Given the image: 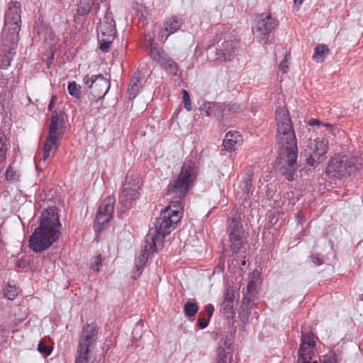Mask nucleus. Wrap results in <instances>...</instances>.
Listing matches in <instances>:
<instances>
[{
	"label": "nucleus",
	"instance_id": "49530a36",
	"mask_svg": "<svg viewBox=\"0 0 363 363\" xmlns=\"http://www.w3.org/2000/svg\"><path fill=\"white\" fill-rule=\"evenodd\" d=\"M323 363H339V359L335 353H331L325 357V359Z\"/></svg>",
	"mask_w": 363,
	"mask_h": 363
},
{
	"label": "nucleus",
	"instance_id": "e2e57ef3",
	"mask_svg": "<svg viewBox=\"0 0 363 363\" xmlns=\"http://www.w3.org/2000/svg\"><path fill=\"white\" fill-rule=\"evenodd\" d=\"M246 264V262L245 260H243L242 262H241V265L242 266H245Z\"/></svg>",
	"mask_w": 363,
	"mask_h": 363
},
{
	"label": "nucleus",
	"instance_id": "3c124183",
	"mask_svg": "<svg viewBox=\"0 0 363 363\" xmlns=\"http://www.w3.org/2000/svg\"><path fill=\"white\" fill-rule=\"evenodd\" d=\"M288 68V61L286 57H285L279 64V69L282 70L283 73L285 74L287 72Z\"/></svg>",
	"mask_w": 363,
	"mask_h": 363
},
{
	"label": "nucleus",
	"instance_id": "6e6d98bb",
	"mask_svg": "<svg viewBox=\"0 0 363 363\" xmlns=\"http://www.w3.org/2000/svg\"><path fill=\"white\" fill-rule=\"evenodd\" d=\"M297 363H311V362L307 359V357H302L301 356H298Z\"/></svg>",
	"mask_w": 363,
	"mask_h": 363
},
{
	"label": "nucleus",
	"instance_id": "37998d69",
	"mask_svg": "<svg viewBox=\"0 0 363 363\" xmlns=\"http://www.w3.org/2000/svg\"><path fill=\"white\" fill-rule=\"evenodd\" d=\"M38 350L40 353L45 356H49L52 352V348L45 344L44 342L40 341L38 345Z\"/></svg>",
	"mask_w": 363,
	"mask_h": 363
},
{
	"label": "nucleus",
	"instance_id": "72a5a7b5",
	"mask_svg": "<svg viewBox=\"0 0 363 363\" xmlns=\"http://www.w3.org/2000/svg\"><path fill=\"white\" fill-rule=\"evenodd\" d=\"M144 46L150 51V56H152L153 48H162L157 43H155L153 37L150 34L144 35Z\"/></svg>",
	"mask_w": 363,
	"mask_h": 363
},
{
	"label": "nucleus",
	"instance_id": "4be33fe9",
	"mask_svg": "<svg viewBox=\"0 0 363 363\" xmlns=\"http://www.w3.org/2000/svg\"><path fill=\"white\" fill-rule=\"evenodd\" d=\"M259 284L257 280L252 279L248 281L247 287L242 289L244 303H250L258 297Z\"/></svg>",
	"mask_w": 363,
	"mask_h": 363
},
{
	"label": "nucleus",
	"instance_id": "a878e982",
	"mask_svg": "<svg viewBox=\"0 0 363 363\" xmlns=\"http://www.w3.org/2000/svg\"><path fill=\"white\" fill-rule=\"evenodd\" d=\"M93 356V351L77 350L74 363H99Z\"/></svg>",
	"mask_w": 363,
	"mask_h": 363
},
{
	"label": "nucleus",
	"instance_id": "423d86ee",
	"mask_svg": "<svg viewBox=\"0 0 363 363\" xmlns=\"http://www.w3.org/2000/svg\"><path fill=\"white\" fill-rule=\"evenodd\" d=\"M140 189V178L133 173L128 172L118 196V211L120 216L131 208L135 201L139 198Z\"/></svg>",
	"mask_w": 363,
	"mask_h": 363
},
{
	"label": "nucleus",
	"instance_id": "aec40b11",
	"mask_svg": "<svg viewBox=\"0 0 363 363\" xmlns=\"http://www.w3.org/2000/svg\"><path fill=\"white\" fill-rule=\"evenodd\" d=\"M106 0H79L77 4V13L81 16H87L92 8L95 11L94 15L96 16L100 9V4Z\"/></svg>",
	"mask_w": 363,
	"mask_h": 363
},
{
	"label": "nucleus",
	"instance_id": "f3484780",
	"mask_svg": "<svg viewBox=\"0 0 363 363\" xmlns=\"http://www.w3.org/2000/svg\"><path fill=\"white\" fill-rule=\"evenodd\" d=\"M234 298V289L230 287L227 288L223 294V301L220 303V311L228 319H231L235 315Z\"/></svg>",
	"mask_w": 363,
	"mask_h": 363
},
{
	"label": "nucleus",
	"instance_id": "69168bd1",
	"mask_svg": "<svg viewBox=\"0 0 363 363\" xmlns=\"http://www.w3.org/2000/svg\"><path fill=\"white\" fill-rule=\"evenodd\" d=\"M300 216V213H297V217H298Z\"/></svg>",
	"mask_w": 363,
	"mask_h": 363
},
{
	"label": "nucleus",
	"instance_id": "a18cd8bd",
	"mask_svg": "<svg viewBox=\"0 0 363 363\" xmlns=\"http://www.w3.org/2000/svg\"><path fill=\"white\" fill-rule=\"evenodd\" d=\"M205 314L201 311L199 313V317L198 318L197 325L201 329H203L206 328L209 323L210 319L208 318H206Z\"/></svg>",
	"mask_w": 363,
	"mask_h": 363
},
{
	"label": "nucleus",
	"instance_id": "c9c22d12",
	"mask_svg": "<svg viewBox=\"0 0 363 363\" xmlns=\"http://www.w3.org/2000/svg\"><path fill=\"white\" fill-rule=\"evenodd\" d=\"M9 143L4 132L0 128V155L6 156Z\"/></svg>",
	"mask_w": 363,
	"mask_h": 363
},
{
	"label": "nucleus",
	"instance_id": "680f3d73",
	"mask_svg": "<svg viewBox=\"0 0 363 363\" xmlns=\"http://www.w3.org/2000/svg\"><path fill=\"white\" fill-rule=\"evenodd\" d=\"M224 345H225V346L228 349H229L230 345L231 344H230V342H228H228H227V341H226V340H225V341H224Z\"/></svg>",
	"mask_w": 363,
	"mask_h": 363
},
{
	"label": "nucleus",
	"instance_id": "b1692460",
	"mask_svg": "<svg viewBox=\"0 0 363 363\" xmlns=\"http://www.w3.org/2000/svg\"><path fill=\"white\" fill-rule=\"evenodd\" d=\"M315 345L314 335L313 333H301V343L298 351V356L307 357L306 350Z\"/></svg>",
	"mask_w": 363,
	"mask_h": 363
},
{
	"label": "nucleus",
	"instance_id": "13d9d810",
	"mask_svg": "<svg viewBox=\"0 0 363 363\" xmlns=\"http://www.w3.org/2000/svg\"><path fill=\"white\" fill-rule=\"evenodd\" d=\"M320 123V121L318 120V119H315V118H311L309 121H308V124L310 125H318Z\"/></svg>",
	"mask_w": 363,
	"mask_h": 363
},
{
	"label": "nucleus",
	"instance_id": "0eeeda50",
	"mask_svg": "<svg viewBox=\"0 0 363 363\" xmlns=\"http://www.w3.org/2000/svg\"><path fill=\"white\" fill-rule=\"evenodd\" d=\"M361 164L354 156H335L328 162L325 172L330 177L342 179L355 172L360 168Z\"/></svg>",
	"mask_w": 363,
	"mask_h": 363
},
{
	"label": "nucleus",
	"instance_id": "393cba45",
	"mask_svg": "<svg viewBox=\"0 0 363 363\" xmlns=\"http://www.w3.org/2000/svg\"><path fill=\"white\" fill-rule=\"evenodd\" d=\"M147 237H145V245H144V248L143 250H142V253L136 258L135 259V265H138L140 267H143L145 264V263L147 262V261L151 258V257L153 255L154 253L155 252H157L160 250H161L162 248V247H160L159 245H156V250L155 251H152L151 250H149L146 247V246L147 245Z\"/></svg>",
	"mask_w": 363,
	"mask_h": 363
},
{
	"label": "nucleus",
	"instance_id": "0e129e2a",
	"mask_svg": "<svg viewBox=\"0 0 363 363\" xmlns=\"http://www.w3.org/2000/svg\"><path fill=\"white\" fill-rule=\"evenodd\" d=\"M325 126H327V127H332V125H331V124H329V123H326V124H325Z\"/></svg>",
	"mask_w": 363,
	"mask_h": 363
},
{
	"label": "nucleus",
	"instance_id": "ddd939ff",
	"mask_svg": "<svg viewBox=\"0 0 363 363\" xmlns=\"http://www.w3.org/2000/svg\"><path fill=\"white\" fill-rule=\"evenodd\" d=\"M278 22L272 16L270 13H261L258 16L255 25L253 27V33L262 40H267L269 33L277 27Z\"/></svg>",
	"mask_w": 363,
	"mask_h": 363
},
{
	"label": "nucleus",
	"instance_id": "9b49d317",
	"mask_svg": "<svg viewBox=\"0 0 363 363\" xmlns=\"http://www.w3.org/2000/svg\"><path fill=\"white\" fill-rule=\"evenodd\" d=\"M83 83L90 89L91 94L98 100L104 99L111 86L109 80L102 74L91 77L86 75L83 78Z\"/></svg>",
	"mask_w": 363,
	"mask_h": 363
},
{
	"label": "nucleus",
	"instance_id": "f704fd0d",
	"mask_svg": "<svg viewBox=\"0 0 363 363\" xmlns=\"http://www.w3.org/2000/svg\"><path fill=\"white\" fill-rule=\"evenodd\" d=\"M4 296L9 300H14L18 294L19 289L15 285L8 284L4 290Z\"/></svg>",
	"mask_w": 363,
	"mask_h": 363
},
{
	"label": "nucleus",
	"instance_id": "4c0bfd02",
	"mask_svg": "<svg viewBox=\"0 0 363 363\" xmlns=\"http://www.w3.org/2000/svg\"><path fill=\"white\" fill-rule=\"evenodd\" d=\"M144 327V322L140 320L135 325L133 330L132 334L134 339H139L142 337L143 330Z\"/></svg>",
	"mask_w": 363,
	"mask_h": 363
},
{
	"label": "nucleus",
	"instance_id": "473e14b6",
	"mask_svg": "<svg viewBox=\"0 0 363 363\" xmlns=\"http://www.w3.org/2000/svg\"><path fill=\"white\" fill-rule=\"evenodd\" d=\"M199 308L197 303L187 301L184 306V313L186 317H194L197 313Z\"/></svg>",
	"mask_w": 363,
	"mask_h": 363
},
{
	"label": "nucleus",
	"instance_id": "20e7f679",
	"mask_svg": "<svg viewBox=\"0 0 363 363\" xmlns=\"http://www.w3.org/2000/svg\"><path fill=\"white\" fill-rule=\"evenodd\" d=\"M198 174L199 167L196 162L191 160L185 161L177 178L169 182L167 195L179 199V201L184 199L196 181Z\"/></svg>",
	"mask_w": 363,
	"mask_h": 363
},
{
	"label": "nucleus",
	"instance_id": "39448f33",
	"mask_svg": "<svg viewBox=\"0 0 363 363\" xmlns=\"http://www.w3.org/2000/svg\"><path fill=\"white\" fill-rule=\"evenodd\" d=\"M21 6L18 1H11L8 4L4 16V25L1 33L6 45L9 43L15 45L19 41V32L21 28Z\"/></svg>",
	"mask_w": 363,
	"mask_h": 363
},
{
	"label": "nucleus",
	"instance_id": "bb28decb",
	"mask_svg": "<svg viewBox=\"0 0 363 363\" xmlns=\"http://www.w3.org/2000/svg\"><path fill=\"white\" fill-rule=\"evenodd\" d=\"M330 53V49L327 45L318 44L314 48L313 60L318 62H323Z\"/></svg>",
	"mask_w": 363,
	"mask_h": 363
},
{
	"label": "nucleus",
	"instance_id": "5fc2aeb1",
	"mask_svg": "<svg viewBox=\"0 0 363 363\" xmlns=\"http://www.w3.org/2000/svg\"><path fill=\"white\" fill-rule=\"evenodd\" d=\"M6 156L0 155V172L4 169L6 164Z\"/></svg>",
	"mask_w": 363,
	"mask_h": 363
},
{
	"label": "nucleus",
	"instance_id": "6ab92c4d",
	"mask_svg": "<svg viewBox=\"0 0 363 363\" xmlns=\"http://www.w3.org/2000/svg\"><path fill=\"white\" fill-rule=\"evenodd\" d=\"M15 44L13 45L9 43L6 45L4 43V39L1 38V55H0V69H6L11 65V62L16 55L18 42H16Z\"/></svg>",
	"mask_w": 363,
	"mask_h": 363
},
{
	"label": "nucleus",
	"instance_id": "58836bf2",
	"mask_svg": "<svg viewBox=\"0 0 363 363\" xmlns=\"http://www.w3.org/2000/svg\"><path fill=\"white\" fill-rule=\"evenodd\" d=\"M80 88L74 81L69 82L67 86L69 94L76 98H79Z\"/></svg>",
	"mask_w": 363,
	"mask_h": 363
},
{
	"label": "nucleus",
	"instance_id": "a19ab883",
	"mask_svg": "<svg viewBox=\"0 0 363 363\" xmlns=\"http://www.w3.org/2000/svg\"><path fill=\"white\" fill-rule=\"evenodd\" d=\"M213 105H214V103L206 101V102L203 103V105L201 106V111H202L206 116H212L213 117Z\"/></svg>",
	"mask_w": 363,
	"mask_h": 363
},
{
	"label": "nucleus",
	"instance_id": "cd10ccee",
	"mask_svg": "<svg viewBox=\"0 0 363 363\" xmlns=\"http://www.w3.org/2000/svg\"><path fill=\"white\" fill-rule=\"evenodd\" d=\"M237 133H233L231 132H228L223 140V145L226 150L232 151L234 150L235 145L238 143V138H240Z\"/></svg>",
	"mask_w": 363,
	"mask_h": 363
},
{
	"label": "nucleus",
	"instance_id": "6e6552de",
	"mask_svg": "<svg viewBox=\"0 0 363 363\" xmlns=\"http://www.w3.org/2000/svg\"><path fill=\"white\" fill-rule=\"evenodd\" d=\"M226 231L229 235L230 247L233 252L237 253L245 244L247 233L243 229L240 215L232 212L228 218Z\"/></svg>",
	"mask_w": 363,
	"mask_h": 363
},
{
	"label": "nucleus",
	"instance_id": "79ce46f5",
	"mask_svg": "<svg viewBox=\"0 0 363 363\" xmlns=\"http://www.w3.org/2000/svg\"><path fill=\"white\" fill-rule=\"evenodd\" d=\"M213 116L216 118L218 120L221 121L223 119V110H222V104L221 103H214L213 107Z\"/></svg>",
	"mask_w": 363,
	"mask_h": 363
},
{
	"label": "nucleus",
	"instance_id": "ea45409f",
	"mask_svg": "<svg viewBox=\"0 0 363 363\" xmlns=\"http://www.w3.org/2000/svg\"><path fill=\"white\" fill-rule=\"evenodd\" d=\"M91 268L95 272H99L102 266V257L101 255L94 257L90 262Z\"/></svg>",
	"mask_w": 363,
	"mask_h": 363
},
{
	"label": "nucleus",
	"instance_id": "a211bd4d",
	"mask_svg": "<svg viewBox=\"0 0 363 363\" xmlns=\"http://www.w3.org/2000/svg\"><path fill=\"white\" fill-rule=\"evenodd\" d=\"M65 113L62 111H54L50 117V124L49 126V134L62 138L65 128Z\"/></svg>",
	"mask_w": 363,
	"mask_h": 363
},
{
	"label": "nucleus",
	"instance_id": "412c9836",
	"mask_svg": "<svg viewBox=\"0 0 363 363\" xmlns=\"http://www.w3.org/2000/svg\"><path fill=\"white\" fill-rule=\"evenodd\" d=\"M62 138L55 136L54 135H50L47 138L43 150V157L40 160L45 162L50 157V153L54 154L58 149L59 142Z\"/></svg>",
	"mask_w": 363,
	"mask_h": 363
},
{
	"label": "nucleus",
	"instance_id": "2f4dec72",
	"mask_svg": "<svg viewBox=\"0 0 363 363\" xmlns=\"http://www.w3.org/2000/svg\"><path fill=\"white\" fill-rule=\"evenodd\" d=\"M216 363H235L233 360V354L219 347L218 349V357Z\"/></svg>",
	"mask_w": 363,
	"mask_h": 363
},
{
	"label": "nucleus",
	"instance_id": "7c9ffc66",
	"mask_svg": "<svg viewBox=\"0 0 363 363\" xmlns=\"http://www.w3.org/2000/svg\"><path fill=\"white\" fill-rule=\"evenodd\" d=\"M139 82L140 79L135 77L130 79V85L127 91V94L129 99H133L138 95L140 88Z\"/></svg>",
	"mask_w": 363,
	"mask_h": 363
},
{
	"label": "nucleus",
	"instance_id": "2eb2a0df",
	"mask_svg": "<svg viewBox=\"0 0 363 363\" xmlns=\"http://www.w3.org/2000/svg\"><path fill=\"white\" fill-rule=\"evenodd\" d=\"M154 61L157 62L160 66L168 74L173 76L177 75L179 65L162 48H153L152 56Z\"/></svg>",
	"mask_w": 363,
	"mask_h": 363
},
{
	"label": "nucleus",
	"instance_id": "338daca9",
	"mask_svg": "<svg viewBox=\"0 0 363 363\" xmlns=\"http://www.w3.org/2000/svg\"><path fill=\"white\" fill-rule=\"evenodd\" d=\"M314 363H316V362H315Z\"/></svg>",
	"mask_w": 363,
	"mask_h": 363
},
{
	"label": "nucleus",
	"instance_id": "c85d7f7f",
	"mask_svg": "<svg viewBox=\"0 0 363 363\" xmlns=\"http://www.w3.org/2000/svg\"><path fill=\"white\" fill-rule=\"evenodd\" d=\"M252 174H247L240 184V187L245 199L249 198L252 194Z\"/></svg>",
	"mask_w": 363,
	"mask_h": 363
},
{
	"label": "nucleus",
	"instance_id": "8fccbe9b",
	"mask_svg": "<svg viewBox=\"0 0 363 363\" xmlns=\"http://www.w3.org/2000/svg\"><path fill=\"white\" fill-rule=\"evenodd\" d=\"M228 105L230 110V113H236L240 109V105L238 103H228Z\"/></svg>",
	"mask_w": 363,
	"mask_h": 363
},
{
	"label": "nucleus",
	"instance_id": "1a4fd4ad",
	"mask_svg": "<svg viewBox=\"0 0 363 363\" xmlns=\"http://www.w3.org/2000/svg\"><path fill=\"white\" fill-rule=\"evenodd\" d=\"M116 34V23L113 14L110 11V7L107 6L104 16L100 19L97 26V38L100 43V50L102 52H107L109 50Z\"/></svg>",
	"mask_w": 363,
	"mask_h": 363
},
{
	"label": "nucleus",
	"instance_id": "7ed1b4c3",
	"mask_svg": "<svg viewBox=\"0 0 363 363\" xmlns=\"http://www.w3.org/2000/svg\"><path fill=\"white\" fill-rule=\"evenodd\" d=\"M183 214L181 201H172L155 219L154 227L149 229L146 235L147 245L146 247L152 251L156 250V245L164 246V239L177 226Z\"/></svg>",
	"mask_w": 363,
	"mask_h": 363
},
{
	"label": "nucleus",
	"instance_id": "e433bc0d",
	"mask_svg": "<svg viewBox=\"0 0 363 363\" xmlns=\"http://www.w3.org/2000/svg\"><path fill=\"white\" fill-rule=\"evenodd\" d=\"M248 304L249 303H244L242 302V306H241V311L240 312V320L244 323L249 321L251 314L250 308L248 307Z\"/></svg>",
	"mask_w": 363,
	"mask_h": 363
},
{
	"label": "nucleus",
	"instance_id": "c03bdc74",
	"mask_svg": "<svg viewBox=\"0 0 363 363\" xmlns=\"http://www.w3.org/2000/svg\"><path fill=\"white\" fill-rule=\"evenodd\" d=\"M182 99L184 103V108L190 111L192 109L190 96L186 89H182Z\"/></svg>",
	"mask_w": 363,
	"mask_h": 363
},
{
	"label": "nucleus",
	"instance_id": "c756f323",
	"mask_svg": "<svg viewBox=\"0 0 363 363\" xmlns=\"http://www.w3.org/2000/svg\"><path fill=\"white\" fill-rule=\"evenodd\" d=\"M21 173L18 170L14 169L13 167L9 166L5 172L6 180L11 184L17 183L20 181Z\"/></svg>",
	"mask_w": 363,
	"mask_h": 363
},
{
	"label": "nucleus",
	"instance_id": "bf43d9fd",
	"mask_svg": "<svg viewBox=\"0 0 363 363\" xmlns=\"http://www.w3.org/2000/svg\"><path fill=\"white\" fill-rule=\"evenodd\" d=\"M304 0H294V4L296 5H301Z\"/></svg>",
	"mask_w": 363,
	"mask_h": 363
},
{
	"label": "nucleus",
	"instance_id": "4468645a",
	"mask_svg": "<svg viewBox=\"0 0 363 363\" xmlns=\"http://www.w3.org/2000/svg\"><path fill=\"white\" fill-rule=\"evenodd\" d=\"M116 199L114 196H108L100 204L96 216V225L97 230L104 229L106 225L112 218L114 212Z\"/></svg>",
	"mask_w": 363,
	"mask_h": 363
},
{
	"label": "nucleus",
	"instance_id": "052dcab7",
	"mask_svg": "<svg viewBox=\"0 0 363 363\" xmlns=\"http://www.w3.org/2000/svg\"><path fill=\"white\" fill-rule=\"evenodd\" d=\"M252 318H255L256 320L258 319V313L257 311H254Z\"/></svg>",
	"mask_w": 363,
	"mask_h": 363
},
{
	"label": "nucleus",
	"instance_id": "f8f14e48",
	"mask_svg": "<svg viewBox=\"0 0 363 363\" xmlns=\"http://www.w3.org/2000/svg\"><path fill=\"white\" fill-rule=\"evenodd\" d=\"M99 338V328L92 323L84 325L79 334L77 350L93 351Z\"/></svg>",
	"mask_w": 363,
	"mask_h": 363
},
{
	"label": "nucleus",
	"instance_id": "f03ea898",
	"mask_svg": "<svg viewBox=\"0 0 363 363\" xmlns=\"http://www.w3.org/2000/svg\"><path fill=\"white\" fill-rule=\"evenodd\" d=\"M61 223L57 207L45 208L40 215L39 226L29 238V247L35 252H42L48 249L60 237Z\"/></svg>",
	"mask_w": 363,
	"mask_h": 363
},
{
	"label": "nucleus",
	"instance_id": "09e8293b",
	"mask_svg": "<svg viewBox=\"0 0 363 363\" xmlns=\"http://www.w3.org/2000/svg\"><path fill=\"white\" fill-rule=\"evenodd\" d=\"M143 267L135 264V269L133 272L132 278L136 280L143 272Z\"/></svg>",
	"mask_w": 363,
	"mask_h": 363
},
{
	"label": "nucleus",
	"instance_id": "864d4df0",
	"mask_svg": "<svg viewBox=\"0 0 363 363\" xmlns=\"http://www.w3.org/2000/svg\"><path fill=\"white\" fill-rule=\"evenodd\" d=\"M311 261L313 264L318 265V266L321 265L323 263V260L320 257H318V256H315V255H313L311 257Z\"/></svg>",
	"mask_w": 363,
	"mask_h": 363
},
{
	"label": "nucleus",
	"instance_id": "dca6fc26",
	"mask_svg": "<svg viewBox=\"0 0 363 363\" xmlns=\"http://www.w3.org/2000/svg\"><path fill=\"white\" fill-rule=\"evenodd\" d=\"M239 44L238 42L229 40L218 45L216 51V60L220 62H230L238 55Z\"/></svg>",
	"mask_w": 363,
	"mask_h": 363
},
{
	"label": "nucleus",
	"instance_id": "de8ad7c7",
	"mask_svg": "<svg viewBox=\"0 0 363 363\" xmlns=\"http://www.w3.org/2000/svg\"><path fill=\"white\" fill-rule=\"evenodd\" d=\"M205 315H207V318L211 319L214 312V306L211 303H208L204 306Z\"/></svg>",
	"mask_w": 363,
	"mask_h": 363
},
{
	"label": "nucleus",
	"instance_id": "f257e3e1",
	"mask_svg": "<svg viewBox=\"0 0 363 363\" xmlns=\"http://www.w3.org/2000/svg\"><path fill=\"white\" fill-rule=\"evenodd\" d=\"M277 121L276 140L278 145V160L280 172L285 178L292 182L296 172L298 157L297 140L289 111L279 107L275 112Z\"/></svg>",
	"mask_w": 363,
	"mask_h": 363
},
{
	"label": "nucleus",
	"instance_id": "4d7b16f0",
	"mask_svg": "<svg viewBox=\"0 0 363 363\" xmlns=\"http://www.w3.org/2000/svg\"><path fill=\"white\" fill-rule=\"evenodd\" d=\"M55 100H56V97L55 96H52L51 100H50V103H49V105H48V109L50 111H51L53 108Z\"/></svg>",
	"mask_w": 363,
	"mask_h": 363
},
{
	"label": "nucleus",
	"instance_id": "603ef678",
	"mask_svg": "<svg viewBox=\"0 0 363 363\" xmlns=\"http://www.w3.org/2000/svg\"><path fill=\"white\" fill-rule=\"evenodd\" d=\"M221 104H222V110H223V118L225 117V116H228L230 114H231L230 113V108L228 107V104H225V103H221Z\"/></svg>",
	"mask_w": 363,
	"mask_h": 363
},
{
	"label": "nucleus",
	"instance_id": "9d476101",
	"mask_svg": "<svg viewBox=\"0 0 363 363\" xmlns=\"http://www.w3.org/2000/svg\"><path fill=\"white\" fill-rule=\"evenodd\" d=\"M328 149V141L323 138H318L311 141L304 150L306 164L312 167H317L325 160Z\"/></svg>",
	"mask_w": 363,
	"mask_h": 363
},
{
	"label": "nucleus",
	"instance_id": "5701e85b",
	"mask_svg": "<svg viewBox=\"0 0 363 363\" xmlns=\"http://www.w3.org/2000/svg\"><path fill=\"white\" fill-rule=\"evenodd\" d=\"M182 25V20L181 18L173 16L165 20L163 23V27L164 30L167 33L164 41H166L168 37L178 31Z\"/></svg>",
	"mask_w": 363,
	"mask_h": 363
}]
</instances>
